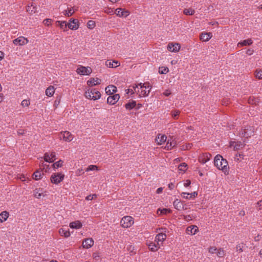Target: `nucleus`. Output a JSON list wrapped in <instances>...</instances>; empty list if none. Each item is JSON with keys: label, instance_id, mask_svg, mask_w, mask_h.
<instances>
[{"label": "nucleus", "instance_id": "f257e3e1", "mask_svg": "<svg viewBox=\"0 0 262 262\" xmlns=\"http://www.w3.org/2000/svg\"><path fill=\"white\" fill-rule=\"evenodd\" d=\"M214 165L219 170H222L225 174L229 173V166L227 161L220 155H217L214 159Z\"/></svg>", "mask_w": 262, "mask_h": 262}, {"label": "nucleus", "instance_id": "f03ea898", "mask_svg": "<svg viewBox=\"0 0 262 262\" xmlns=\"http://www.w3.org/2000/svg\"><path fill=\"white\" fill-rule=\"evenodd\" d=\"M84 95L86 98L94 100L99 99L101 97V94L95 89H91L85 92Z\"/></svg>", "mask_w": 262, "mask_h": 262}, {"label": "nucleus", "instance_id": "7ed1b4c3", "mask_svg": "<svg viewBox=\"0 0 262 262\" xmlns=\"http://www.w3.org/2000/svg\"><path fill=\"white\" fill-rule=\"evenodd\" d=\"M139 85L141 86L140 89H142L143 88H144L145 89L149 88V89L147 91H146V90H141V91L140 92L141 95H142L143 96H148V95L149 94V93L150 91L151 88V86H150L149 85V83H145L142 84V83H139L138 85H136V86H133V88L135 89V91L136 92H137L136 89H138ZM137 93H140L139 90H138Z\"/></svg>", "mask_w": 262, "mask_h": 262}, {"label": "nucleus", "instance_id": "20e7f679", "mask_svg": "<svg viewBox=\"0 0 262 262\" xmlns=\"http://www.w3.org/2000/svg\"><path fill=\"white\" fill-rule=\"evenodd\" d=\"M64 177V175L61 173H54L51 177V181L52 183L58 184L61 182Z\"/></svg>", "mask_w": 262, "mask_h": 262}, {"label": "nucleus", "instance_id": "39448f33", "mask_svg": "<svg viewBox=\"0 0 262 262\" xmlns=\"http://www.w3.org/2000/svg\"><path fill=\"white\" fill-rule=\"evenodd\" d=\"M120 223L123 228H128L132 226L134 221L131 216H125L121 219Z\"/></svg>", "mask_w": 262, "mask_h": 262}, {"label": "nucleus", "instance_id": "423d86ee", "mask_svg": "<svg viewBox=\"0 0 262 262\" xmlns=\"http://www.w3.org/2000/svg\"><path fill=\"white\" fill-rule=\"evenodd\" d=\"M58 137L60 139H63L65 141L70 142L73 139V135L68 131L62 132L58 135Z\"/></svg>", "mask_w": 262, "mask_h": 262}, {"label": "nucleus", "instance_id": "0eeeda50", "mask_svg": "<svg viewBox=\"0 0 262 262\" xmlns=\"http://www.w3.org/2000/svg\"><path fill=\"white\" fill-rule=\"evenodd\" d=\"M92 69L90 67L80 66L77 68L76 72L78 74L83 75H89L92 73Z\"/></svg>", "mask_w": 262, "mask_h": 262}, {"label": "nucleus", "instance_id": "6e6552de", "mask_svg": "<svg viewBox=\"0 0 262 262\" xmlns=\"http://www.w3.org/2000/svg\"><path fill=\"white\" fill-rule=\"evenodd\" d=\"M120 96L119 94H113L108 97L107 99V103L111 105L115 104L119 99Z\"/></svg>", "mask_w": 262, "mask_h": 262}, {"label": "nucleus", "instance_id": "1a4fd4ad", "mask_svg": "<svg viewBox=\"0 0 262 262\" xmlns=\"http://www.w3.org/2000/svg\"><path fill=\"white\" fill-rule=\"evenodd\" d=\"M69 23L67 24L68 28L72 30H75L79 27L78 21L74 18H71Z\"/></svg>", "mask_w": 262, "mask_h": 262}, {"label": "nucleus", "instance_id": "9d476101", "mask_svg": "<svg viewBox=\"0 0 262 262\" xmlns=\"http://www.w3.org/2000/svg\"><path fill=\"white\" fill-rule=\"evenodd\" d=\"M13 42L16 46H22L27 44L28 40L23 36H20L13 40Z\"/></svg>", "mask_w": 262, "mask_h": 262}, {"label": "nucleus", "instance_id": "9b49d317", "mask_svg": "<svg viewBox=\"0 0 262 262\" xmlns=\"http://www.w3.org/2000/svg\"><path fill=\"white\" fill-rule=\"evenodd\" d=\"M211 157V155L210 154L204 153L200 156L199 158V161L200 163L204 164L206 163L207 161H209Z\"/></svg>", "mask_w": 262, "mask_h": 262}, {"label": "nucleus", "instance_id": "f8f14e48", "mask_svg": "<svg viewBox=\"0 0 262 262\" xmlns=\"http://www.w3.org/2000/svg\"><path fill=\"white\" fill-rule=\"evenodd\" d=\"M167 49L171 52H178L180 49V45L179 43H169L167 46Z\"/></svg>", "mask_w": 262, "mask_h": 262}, {"label": "nucleus", "instance_id": "ddd939ff", "mask_svg": "<svg viewBox=\"0 0 262 262\" xmlns=\"http://www.w3.org/2000/svg\"><path fill=\"white\" fill-rule=\"evenodd\" d=\"M105 91L107 95H111L115 94L117 91V89L115 85H111L106 87Z\"/></svg>", "mask_w": 262, "mask_h": 262}, {"label": "nucleus", "instance_id": "4468645a", "mask_svg": "<svg viewBox=\"0 0 262 262\" xmlns=\"http://www.w3.org/2000/svg\"><path fill=\"white\" fill-rule=\"evenodd\" d=\"M94 245V241L92 238H86L82 243L83 248L89 249L93 246Z\"/></svg>", "mask_w": 262, "mask_h": 262}, {"label": "nucleus", "instance_id": "2eb2a0df", "mask_svg": "<svg viewBox=\"0 0 262 262\" xmlns=\"http://www.w3.org/2000/svg\"><path fill=\"white\" fill-rule=\"evenodd\" d=\"M245 144L241 142H231L230 146L233 147L234 150H238L243 148Z\"/></svg>", "mask_w": 262, "mask_h": 262}, {"label": "nucleus", "instance_id": "dca6fc26", "mask_svg": "<svg viewBox=\"0 0 262 262\" xmlns=\"http://www.w3.org/2000/svg\"><path fill=\"white\" fill-rule=\"evenodd\" d=\"M101 80L98 78L96 79L94 78H91L88 81L87 84L90 86L96 85L100 84Z\"/></svg>", "mask_w": 262, "mask_h": 262}, {"label": "nucleus", "instance_id": "f3484780", "mask_svg": "<svg viewBox=\"0 0 262 262\" xmlns=\"http://www.w3.org/2000/svg\"><path fill=\"white\" fill-rule=\"evenodd\" d=\"M177 143L176 141H171V139H168L167 142L166 146L164 147V149L169 150H171L172 148L176 146Z\"/></svg>", "mask_w": 262, "mask_h": 262}, {"label": "nucleus", "instance_id": "a211bd4d", "mask_svg": "<svg viewBox=\"0 0 262 262\" xmlns=\"http://www.w3.org/2000/svg\"><path fill=\"white\" fill-rule=\"evenodd\" d=\"M211 37V33H202L200 35V39L203 41H208Z\"/></svg>", "mask_w": 262, "mask_h": 262}, {"label": "nucleus", "instance_id": "6ab92c4d", "mask_svg": "<svg viewBox=\"0 0 262 262\" xmlns=\"http://www.w3.org/2000/svg\"><path fill=\"white\" fill-rule=\"evenodd\" d=\"M186 230L188 233L194 235L198 231V228L196 226H191L188 227Z\"/></svg>", "mask_w": 262, "mask_h": 262}, {"label": "nucleus", "instance_id": "aec40b11", "mask_svg": "<svg viewBox=\"0 0 262 262\" xmlns=\"http://www.w3.org/2000/svg\"><path fill=\"white\" fill-rule=\"evenodd\" d=\"M105 64L110 68H116L120 66V62L118 61H111V60H107L105 62Z\"/></svg>", "mask_w": 262, "mask_h": 262}, {"label": "nucleus", "instance_id": "412c9836", "mask_svg": "<svg viewBox=\"0 0 262 262\" xmlns=\"http://www.w3.org/2000/svg\"><path fill=\"white\" fill-rule=\"evenodd\" d=\"M166 238V235L165 233H161L157 234L156 236L155 241L157 242L158 245H159V242H163Z\"/></svg>", "mask_w": 262, "mask_h": 262}, {"label": "nucleus", "instance_id": "4be33fe9", "mask_svg": "<svg viewBox=\"0 0 262 262\" xmlns=\"http://www.w3.org/2000/svg\"><path fill=\"white\" fill-rule=\"evenodd\" d=\"M82 223L79 221L73 222L70 224V227L73 229H79L82 227Z\"/></svg>", "mask_w": 262, "mask_h": 262}, {"label": "nucleus", "instance_id": "5701e85b", "mask_svg": "<svg viewBox=\"0 0 262 262\" xmlns=\"http://www.w3.org/2000/svg\"><path fill=\"white\" fill-rule=\"evenodd\" d=\"M115 13L119 17L127 16L128 15V12L127 11H124L121 8L116 9Z\"/></svg>", "mask_w": 262, "mask_h": 262}, {"label": "nucleus", "instance_id": "b1692460", "mask_svg": "<svg viewBox=\"0 0 262 262\" xmlns=\"http://www.w3.org/2000/svg\"><path fill=\"white\" fill-rule=\"evenodd\" d=\"M173 206L174 208L178 210H180L182 208H183L182 202L178 199L173 202Z\"/></svg>", "mask_w": 262, "mask_h": 262}, {"label": "nucleus", "instance_id": "393cba45", "mask_svg": "<svg viewBox=\"0 0 262 262\" xmlns=\"http://www.w3.org/2000/svg\"><path fill=\"white\" fill-rule=\"evenodd\" d=\"M59 233L61 236L65 237H68L70 236V232L69 230L65 229L64 228H61L59 230Z\"/></svg>", "mask_w": 262, "mask_h": 262}, {"label": "nucleus", "instance_id": "a878e982", "mask_svg": "<svg viewBox=\"0 0 262 262\" xmlns=\"http://www.w3.org/2000/svg\"><path fill=\"white\" fill-rule=\"evenodd\" d=\"M55 92V89L53 86H50L46 91V94L49 97H51L53 95Z\"/></svg>", "mask_w": 262, "mask_h": 262}, {"label": "nucleus", "instance_id": "bb28decb", "mask_svg": "<svg viewBox=\"0 0 262 262\" xmlns=\"http://www.w3.org/2000/svg\"><path fill=\"white\" fill-rule=\"evenodd\" d=\"M56 24L57 26H59L61 29H63L64 31H66L67 30L66 29V28L68 27V25L66 21H57L56 22Z\"/></svg>", "mask_w": 262, "mask_h": 262}, {"label": "nucleus", "instance_id": "cd10ccee", "mask_svg": "<svg viewBox=\"0 0 262 262\" xmlns=\"http://www.w3.org/2000/svg\"><path fill=\"white\" fill-rule=\"evenodd\" d=\"M253 43V41L251 39L249 38L246 40H244L243 41H241L238 43V46H240L241 47L246 46H250Z\"/></svg>", "mask_w": 262, "mask_h": 262}, {"label": "nucleus", "instance_id": "c85d7f7f", "mask_svg": "<svg viewBox=\"0 0 262 262\" xmlns=\"http://www.w3.org/2000/svg\"><path fill=\"white\" fill-rule=\"evenodd\" d=\"M136 106V102L132 100L131 102H129L125 104V107L126 110H130L134 108Z\"/></svg>", "mask_w": 262, "mask_h": 262}, {"label": "nucleus", "instance_id": "c756f323", "mask_svg": "<svg viewBox=\"0 0 262 262\" xmlns=\"http://www.w3.org/2000/svg\"><path fill=\"white\" fill-rule=\"evenodd\" d=\"M166 139L167 137L165 135H163L161 136L160 137L159 136L157 138H156V141L158 144H161L162 143L166 142Z\"/></svg>", "mask_w": 262, "mask_h": 262}, {"label": "nucleus", "instance_id": "7c9ffc66", "mask_svg": "<svg viewBox=\"0 0 262 262\" xmlns=\"http://www.w3.org/2000/svg\"><path fill=\"white\" fill-rule=\"evenodd\" d=\"M148 248L151 251H156L160 248L159 245L156 244L155 243H151L148 245Z\"/></svg>", "mask_w": 262, "mask_h": 262}, {"label": "nucleus", "instance_id": "2f4dec72", "mask_svg": "<svg viewBox=\"0 0 262 262\" xmlns=\"http://www.w3.org/2000/svg\"><path fill=\"white\" fill-rule=\"evenodd\" d=\"M0 215L1 216L2 218L3 219H0V221L1 222H3L4 221H5L7 220V219H8V216H9V213L8 212H7L6 211H3L2 212Z\"/></svg>", "mask_w": 262, "mask_h": 262}, {"label": "nucleus", "instance_id": "473e14b6", "mask_svg": "<svg viewBox=\"0 0 262 262\" xmlns=\"http://www.w3.org/2000/svg\"><path fill=\"white\" fill-rule=\"evenodd\" d=\"M33 178L35 180H39L41 178V172L39 170L36 171L33 174Z\"/></svg>", "mask_w": 262, "mask_h": 262}, {"label": "nucleus", "instance_id": "72a5a7b5", "mask_svg": "<svg viewBox=\"0 0 262 262\" xmlns=\"http://www.w3.org/2000/svg\"><path fill=\"white\" fill-rule=\"evenodd\" d=\"M184 13L187 15H192L194 14L195 11L191 8L185 9L183 11Z\"/></svg>", "mask_w": 262, "mask_h": 262}, {"label": "nucleus", "instance_id": "f704fd0d", "mask_svg": "<svg viewBox=\"0 0 262 262\" xmlns=\"http://www.w3.org/2000/svg\"><path fill=\"white\" fill-rule=\"evenodd\" d=\"M169 71L167 67H161L159 68V72L160 74H165Z\"/></svg>", "mask_w": 262, "mask_h": 262}, {"label": "nucleus", "instance_id": "c9c22d12", "mask_svg": "<svg viewBox=\"0 0 262 262\" xmlns=\"http://www.w3.org/2000/svg\"><path fill=\"white\" fill-rule=\"evenodd\" d=\"M43 158H44V160L46 162H49V163L53 162V160H51L50 155L48 152H46L44 154Z\"/></svg>", "mask_w": 262, "mask_h": 262}, {"label": "nucleus", "instance_id": "e433bc0d", "mask_svg": "<svg viewBox=\"0 0 262 262\" xmlns=\"http://www.w3.org/2000/svg\"><path fill=\"white\" fill-rule=\"evenodd\" d=\"M187 164L185 163H182L179 166V169L180 171L185 172L187 169Z\"/></svg>", "mask_w": 262, "mask_h": 262}, {"label": "nucleus", "instance_id": "4c0bfd02", "mask_svg": "<svg viewBox=\"0 0 262 262\" xmlns=\"http://www.w3.org/2000/svg\"><path fill=\"white\" fill-rule=\"evenodd\" d=\"M255 77L259 79H262V69H257L255 71Z\"/></svg>", "mask_w": 262, "mask_h": 262}, {"label": "nucleus", "instance_id": "58836bf2", "mask_svg": "<svg viewBox=\"0 0 262 262\" xmlns=\"http://www.w3.org/2000/svg\"><path fill=\"white\" fill-rule=\"evenodd\" d=\"M63 162V161H62L61 160H60L54 163H53L52 166H53V167L54 168H57L61 167Z\"/></svg>", "mask_w": 262, "mask_h": 262}, {"label": "nucleus", "instance_id": "ea45409f", "mask_svg": "<svg viewBox=\"0 0 262 262\" xmlns=\"http://www.w3.org/2000/svg\"><path fill=\"white\" fill-rule=\"evenodd\" d=\"M180 112L179 110H173L171 111V114L172 117L176 119L178 118V116L179 115Z\"/></svg>", "mask_w": 262, "mask_h": 262}, {"label": "nucleus", "instance_id": "a19ab883", "mask_svg": "<svg viewBox=\"0 0 262 262\" xmlns=\"http://www.w3.org/2000/svg\"><path fill=\"white\" fill-rule=\"evenodd\" d=\"M248 130V129H245L244 132L242 133V134L244 135V136L246 138L251 137L252 135V133L254 132L253 129L250 133H249Z\"/></svg>", "mask_w": 262, "mask_h": 262}, {"label": "nucleus", "instance_id": "79ce46f5", "mask_svg": "<svg viewBox=\"0 0 262 262\" xmlns=\"http://www.w3.org/2000/svg\"><path fill=\"white\" fill-rule=\"evenodd\" d=\"M87 27L89 29H93L95 27V22L93 20H89L87 23Z\"/></svg>", "mask_w": 262, "mask_h": 262}, {"label": "nucleus", "instance_id": "37998d69", "mask_svg": "<svg viewBox=\"0 0 262 262\" xmlns=\"http://www.w3.org/2000/svg\"><path fill=\"white\" fill-rule=\"evenodd\" d=\"M40 189H36L34 190V196L35 197L39 199L40 198L42 195L44 196V195L42 194V193L39 192Z\"/></svg>", "mask_w": 262, "mask_h": 262}, {"label": "nucleus", "instance_id": "c03bdc74", "mask_svg": "<svg viewBox=\"0 0 262 262\" xmlns=\"http://www.w3.org/2000/svg\"><path fill=\"white\" fill-rule=\"evenodd\" d=\"M40 166L42 169V170H45L46 172L48 171L50 169L49 165L46 164H44L42 163L41 165H40Z\"/></svg>", "mask_w": 262, "mask_h": 262}, {"label": "nucleus", "instance_id": "a18cd8bd", "mask_svg": "<svg viewBox=\"0 0 262 262\" xmlns=\"http://www.w3.org/2000/svg\"><path fill=\"white\" fill-rule=\"evenodd\" d=\"M216 254L219 257H223L225 255L224 251L221 249H220L219 250H217Z\"/></svg>", "mask_w": 262, "mask_h": 262}, {"label": "nucleus", "instance_id": "49530a36", "mask_svg": "<svg viewBox=\"0 0 262 262\" xmlns=\"http://www.w3.org/2000/svg\"><path fill=\"white\" fill-rule=\"evenodd\" d=\"M21 104L24 107L28 106L30 104V101L29 100L25 99L22 101Z\"/></svg>", "mask_w": 262, "mask_h": 262}, {"label": "nucleus", "instance_id": "de8ad7c7", "mask_svg": "<svg viewBox=\"0 0 262 262\" xmlns=\"http://www.w3.org/2000/svg\"><path fill=\"white\" fill-rule=\"evenodd\" d=\"M96 196L97 195L95 194H90L86 197L85 199L87 201H91L93 200L94 198H96Z\"/></svg>", "mask_w": 262, "mask_h": 262}, {"label": "nucleus", "instance_id": "09e8293b", "mask_svg": "<svg viewBox=\"0 0 262 262\" xmlns=\"http://www.w3.org/2000/svg\"><path fill=\"white\" fill-rule=\"evenodd\" d=\"M243 245H244V244L242 243V244H238V245L236 246V249H237V251H238L239 252H242L243 251Z\"/></svg>", "mask_w": 262, "mask_h": 262}, {"label": "nucleus", "instance_id": "8fccbe9b", "mask_svg": "<svg viewBox=\"0 0 262 262\" xmlns=\"http://www.w3.org/2000/svg\"><path fill=\"white\" fill-rule=\"evenodd\" d=\"M209 251L211 253H216L217 249L215 247H210Z\"/></svg>", "mask_w": 262, "mask_h": 262}, {"label": "nucleus", "instance_id": "3c124183", "mask_svg": "<svg viewBox=\"0 0 262 262\" xmlns=\"http://www.w3.org/2000/svg\"><path fill=\"white\" fill-rule=\"evenodd\" d=\"M97 169V167L96 165H90L86 169V171L95 170Z\"/></svg>", "mask_w": 262, "mask_h": 262}, {"label": "nucleus", "instance_id": "603ef678", "mask_svg": "<svg viewBox=\"0 0 262 262\" xmlns=\"http://www.w3.org/2000/svg\"><path fill=\"white\" fill-rule=\"evenodd\" d=\"M74 13V11H73L72 9H70L68 10V11H67L66 12L64 13V15L70 16Z\"/></svg>", "mask_w": 262, "mask_h": 262}, {"label": "nucleus", "instance_id": "864d4df0", "mask_svg": "<svg viewBox=\"0 0 262 262\" xmlns=\"http://www.w3.org/2000/svg\"><path fill=\"white\" fill-rule=\"evenodd\" d=\"M189 195L190 196L189 193L183 192L181 194V196L183 198H185V199H190V198H189V196H188Z\"/></svg>", "mask_w": 262, "mask_h": 262}, {"label": "nucleus", "instance_id": "5fc2aeb1", "mask_svg": "<svg viewBox=\"0 0 262 262\" xmlns=\"http://www.w3.org/2000/svg\"><path fill=\"white\" fill-rule=\"evenodd\" d=\"M51 160H53V162L56 160V154L55 152H52L50 154Z\"/></svg>", "mask_w": 262, "mask_h": 262}, {"label": "nucleus", "instance_id": "6e6d98bb", "mask_svg": "<svg viewBox=\"0 0 262 262\" xmlns=\"http://www.w3.org/2000/svg\"><path fill=\"white\" fill-rule=\"evenodd\" d=\"M158 210H160V209H159ZM167 212H170V210L165 208L161 210V213L166 214Z\"/></svg>", "mask_w": 262, "mask_h": 262}, {"label": "nucleus", "instance_id": "4d7b16f0", "mask_svg": "<svg viewBox=\"0 0 262 262\" xmlns=\"http://www.w3.org/2000/svg\"><path fill=\"white\" fill-rule=\"evenodd\" d=\"M190 196L189 198H195L198 195V192L196 191H194L192 193H189Z\"/></svg>", "mask_w": 262, "mask_h": 262}, {"label": "nucleus", "instance_id": "13d9d810", "mask_svg": "<svg viewBox=\"0 0 262 262\" xmlns=\"http://www.w3.org/2000/svg\"><path fill=\"white\" fill-rule=\"evenodd\" d=\"M254 51L252 49H248L246 51V54L248 55H251L253 54Z\"/></svg>", "mask_w": 262, "mask_h": 262}, {"label": "nucleus", "instance_id": "bf43d9fd", "mask_svg": "<svg viewBox=\"0 0 262 262\" xmlns=\"http://www.w3.org/2000/svg\"><path fill=\"white\" fill-rule=\"evenodd\" d=\"M191 184V181L189 180H187L186 182L184 183L185 187H188Z\"/></svg>", "mask_w": 262, "mask_h": 262}, {"label": "nucleus", "instance_id": "052dcab7", "mask_svg": "<svg viewBox=\"0 0 262 262\" xmlns=\"http://www.w3.org/2000/svg\"><path fill=\"white\" fill-rule=\"evenodd\" d=\"M184 219L188 221L191 220V216L190 215H184Z\"/></svg>", "mask_w": 262, "mask_h": 262}, {"label": "nucleus", "instance_id": "680f3d73", "mask_svg": "<svg viewBox=\"0 0 262 262\" xmlns=\"http://www.w3.org/2000/svg\"><path fill=\"white\" fill-rule=\"evenodd\" d=\"M170 94H171V93H170V91H169V90H166V91L164 92V93H163V94H164L165 96H169L170 95Z\"/></svg>", "mask_w": 262, "mask_h": 262}, {"label": "nucleus", "instance_id": "e2e57ef3", "mask_svg": "<svg viewBox=\"0 0 262 262\" xmlns=\"http://www.w3.org/2000/svg\"><path fill=\"white\" fill-rule=\"evenodd\" d=\"M168 187L170 190H172L174 187V185L172 183H170L168 185Z\"/></svg>", "mask_w": 262, "mask_h": 262}, {"label": "nucleus", "instance_id": "0e129e2a", "mask_svg": "<svg viewBox=\"0 0 262 262\" xmlns=\"http://www.w3.org/2000/svg\"><path fill=\"white\" fill-rule=\"evenodd\" d=\"M24 130L23 129H19L18 131H17V134L19 135H23L24 134Z\"/></svg>", "mask_w": 262, "mask_h": 262}, {"label": "nucleus", "instance_id": "69168bd1", "mask_svg": "<svg viewBox=\"0 0 262 262\" xmlns=\"http://www.w3.org/2000/svg\"><path fill=\"white\" fill-rule=\"evenodd\" d=\"M162 190H163V188L162 187H160L157 189L156 192L159 194V193H160L161 192H162Z\"/></svg>", "mask_w": 262, "mask_h": 262}, {"label": "nucleus", "instance_id": "338daca9", "mask_svg": "<svg viewBox=\"0 0 262 262\" xmlns=\"http://www.w3.org/2000/svg\"><path fill=\"white\" fill-rule=\"evenodd\" d=\"M4 99V96L3 94H0V102H2Z\"/></svg>", "mask_w": 262, "mask_h": 262}, {"label": "nucleus", "instance_id": "774afa93", "mask_svg": "<svg viewBox=\"0 0 262 262\" xmlns=\"http://www.w3.org/2000/svg\"><path fill=\"white\" fill-rule=\"evenodd\" d=\"M257 205L258 206H262V200H260V201H258V202L257 203Z\"/></svg>", "mask_w": 262, "mask_h": 262}]
</instances>
